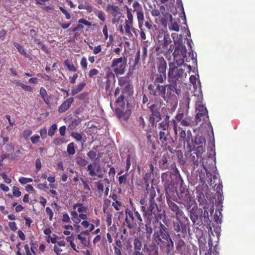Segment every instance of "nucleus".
<instances>
[{
	"instance_id": "39",
	"label": "nucleus",
	"mask_w": 255,
	"mask_h": 255,
	"mask_svg": "<svg viewBox=\"0 0 255 255\" xmlns=\"http://www.w3.org/2000/svg\"><path fill=\"white\" fill-rule=\"evenodd\" d=\"M165 77L162 76L161 74L157 75V77L155 80V82L157 83H161L163 82L164 79H165Z\"/></svg>"
},
{
	"instance_id": "54",
	"label": "nucleus",
	"mask_w": 255,
	"mask_h": 255,
	"mask_svg": "<svg viewBox=\"0 0 255 255\" xmlns=\"http://www.w3.org/2000/svg\"><path fill=\"white\" fill-rule=\"evenodd\" d=\"M78 75L77 73H75L73 75L72 77H69V82L71 84H74L75 83L76 80L78 78Z\"/></svg>"
},
{
	"instance_id": "46",
	"label": "nucleus",
	"mask_w": 255,
	"mask_h": 255,
	"mask_svg": "<svg viewBox=\"0 0 255 255\" xmlns=\"http://www.w3.org/2000/svg\"><path fill=\"white\" fill-rule=\"evenodd\" d=\"M87 155L91 159H96V157L97 155L96 152L93 150L90 151L88 153Z\"/></svg>"
},
{
	"instance_id": "1",
	"label": "nucleus",
	"mask_w": 255,
	"mask_h": 255,
	"mask_svg": "<svg viewBox=\"0 0 255 255\" xmlns=\"http://www.w3.org/2000/svg\"><path fill=\"white\" fill-rule=\"evenodd\" d=\"M164 226H161L159 230L156 231L154 234L155 241L159 245L170 247H173V242L170 238L167 232L163 229Z\"/></svg>"
},
{
	"instance_id": "11",
	"label": "nucleus",
	"mask_w": 255,
	"mask_h": 255,
	"mask_svg": "<svg viewBox=\"0 0 255 255\" xmlns=\"http://www.w3.org/2000/svg\"><path fill=\"white\" fill-rule=\"evenodd\" d=\"M76 208H77V212L80 214L86 212L87 210V208L86 207L83 206V205L80 203H77L74 205L73 209H76Z\"/></svg>"
},
{
	"instance_id": "48",
	"label": "nucleus",
	"mask_w": 255,
	"mask_h": 255,
	"mask_svg": "<svg viewBox=\"0 0 255 255\" xmlns=\"http://www.w3.org/2000/svg\"><path fill=\"white\" fill-rule=\"evenodd\" d=\"M62 220L63 222L65 223H69L70 222L69 216L66 213L63 214Z\"/></svg>"
},
{
	"instance_id": "26",
	"label": "nucleus",
	"mask_w": 255,
	"mask_h": 255,
	"mask_svg": "<svg viewBox=\"0 0 255 255\" xmlns=\"http://www.w3.org/2000/svg\"><path fill=\"white\" fill-rule=\"evenodd\" d=\"M132 7L133 8L134 11H136L138 10H140L142 9V5L137 1H134L133 2Z\"/></svg>"
},
{
	"instance_id": "16",
	"label": "nucleus",
	"mask_w": 255,
	"mask_h": 255,
	"mask_svg": "<svg viewBox=\"0 0 255 255\" xmlns=\"http://www.w3.org/2000/svg\"><path fill=\"white\" fill-rule=\"evenodd\" d=\"M150 206L147 208V212L148 214H152V211L157 206V204L155 203L154 200H150Z\"/></svg>"
},
{
	"instance_id": "56",
	"label": "nucleus",
	"mask_w": 255,
	"mask_h": 255,
	"mask_svg": "<svg viewBox=\"0 0 255 255\" xmlns=\"http://www.w3.org/2000/svg\"><path fill=\"white\" fill-rule=\"evenodd\" d=\"M24 248L26 255H32V253H31V252L30 251L29 246L27 244H26L24 245Z\"/></svg>"
},
{
	"instance_id": "36",
	"label": "nucleus",
	"mask_w": 255,
	"mask_h": 255,
	"mask_svg": "<svg viewBox=\"0 0 255 255\" xmlns=\"http://www.w3.org/2000/svg\"><path fill=\"white\" fill-rule=\"evenodd\" d=\"M45 211H46V214L47 215H48L49 216V220L51 221L53 219V212L52 210H51V209L50 208L47 207L46 208Z\"/></svg>"
},
{
	"instance_id": "7",
	"label": "nucleus",
	"mask_w": 255,
	"mask_h": 255,
	"mask_svg": "<svg viewBox=\"0 0 255 255\" xmlns=\"http://www.w3.org/2000/svg\"><path fill=\"white\" fill-rule=\"evenodd\" d=\"M85 83H81L76 86H73L71 90V95L74 96L81 92L85 86Z\"/></svg>"
},
{
	"instance_id": "37",
	"label": "nucleus",
	"mask_w": 255,
	"mask_h": 255,
	"mask_svg": "<svg viewBox=\"0 0 255 255\" xmlns=\"http://www.w3.org/2000/svg\"><path fill=\"white\" fill-rule=\"evenodd\" d=\"M80 65L83 69H86L87 67V59L85 57H83L80 61Z\"/></svg>"
},
{
	"instance_id": "62",
	"label": "nucleus",
	"mask_w": 255,
	"mask_h": 255,
	"mask_svg": "<svg viewBox=\"0 0 255 255\" xmlns=\"http://www.w3.org/2000/svg\"><path fill=\"white\" fill-rule=\"evenodd\" d=\"M155 196H156L155 191L154 189L153 188L152 189V190L150 191V195H149L150 200H154V198Z\"/></svg>"
},
{
	"instance_id": "5",
	"label": "nucleus",
	"mask_w": 255,
	"mask_h": 255,
	"mask_svg": "<svg viewBox=\"0 0 255 255\" xmlns=\"http://www.w3.org/2000/svg\"><path fill=\"white\" fill-rule=\"evenodd\" d=\"M73 101L74 99L73 98H70L67 99L59 107L58 112L62 113L68 110Z\"/></svg>"
},
{
	"instance_id": "57",
	"label": "nucleus",
	"mask_w": 255,
	"mask_h": 255,
	"mask_svg": "<svg viewBox=\"0 0 255 255\" xmlns=\"http://www.w3.org/2000/svg\"><path fill=\"white\" fill-rule=\"evenodd\" d=\"M35 166L37 170H39L41 168V163L40 158H37L36 160Z\"/></svg>"
},
{
	"instance_id": "3",
	"label": "nucleus",
	"mask_w": 255,
	"mask_h": 255,
	"mask_svg": "<svg viewBox=\"0 0 255 255\" xmlns=\"http://www.w3.org/2000/svg\"><path fill=\"white\" fill-rule=\"evenodd\" d=\"M127 66V59L125 57L114 58L112 62L111 67L116 75L125 73Z\"/></svg>"
},
{
	"instance_id": "25",
	"label": "nucleus",
	"mask_w": 255,
	"mask_h": 255,
	"mask_svg": "<svg viewBox=\"0 0 255 255\" xmlns=\"http://www.w3.org/2000/svg\"><path fill=\"white\" fill-rule=\"evenodd\" d=\"M58 238L55 235H53L52 236H48L46 237V240L48 243H51L52 244H55L57 242V239Z\"/></svg>"
},
{
	"instance_id": "42",
	"label": "nucleus",
	"mask_w": 255,
	"mask_h": 255,
	"mask_svg": "<svg viewBox=\"0 0 255 255\" xmlns=\"http://www.w3.org/2000/svg\"><path fill=\"white\" fill-rule=\"evenodd\" d=\"M0 176L2 177L4 181L7 183L9 184L11 182V179L8 177V176L6 175V174L3 173L0 174Z\"/></svg>"
},
{
	"instance_id": "6",
	"label": "nucleus",
	"mask_w": 255,
	"mask_h": 255,
	"mask_svg": "<svg viewBox=\"0 0 255 255\" xmlns=\"http://www.w3.org/2000/svg\"><path fill=\"white\" fill-rule=\"evenodd\" d=\"M106 10L109 12L113 16L122 15V12L120 8L113 4H108L107 6Z\"/></svg>"
},
{
	"instance_id": "52",
	"label": "nucleus",
	"mask_w": 255,
	"mask_h": 255,
	"mask_svg": "<svg viewBox=\"0 0 255 255\" xmlns=\"http://www.w3.org/2000/svg\"><path fill=\"white\" fill-rule=\"evenodd\" d=\"M119 83L121 86L126 85L127 84V79H126V78L121 77L119 80Z\"/></svg>"
},
{
	"instance_id": "22",
	"label": "nucleus",
	"mask_w": 255,
	"mask_h": 255,
	"mask_svg": "<svg viewBox=\"0 0 255 255\" xmlns=\"http://www.w3.org/2000/svg\"><path fill=\"white\" fill-rule=\"evenodd\" d=\"M76 163L81 166H85L88 164V161L82 157H77L76 158Z\"/></svg>"
},
{
	"instance_id": "14",
	"label": "nucleus",
	"mask_w": 255,
	"mask_h": 255,
	"mask_svg": "<svg viewBox=\"0 0 255 255\" xmlns=\"http://www.w3.org/2000/svg\"><path fill=\"white\" fill-rule=\"evenodd\" d=\"M133 22L125 21V30L127 34H131V30L132 28Z\"/></svg>"
},
{
	"instance_id": "40",
	"label": "nucleus",
	"mask_w": 255,
	"mask_h": 255,
	"mask_svg": "<svg viewBox=\"0 0 255 255\" xmlns=\"http://www.w3.org/2000/svg\"><path fill=\"white\" fill-rule=\"evenodd\" d=\"M98 17L102 21L105 20V14L103 11H99L97 13Z\"/></svg>"
},
{
	"instance_id": "32",
	"label": "nucleus",
	"mask_w": 255,
	"mask_h": 255,
	"mask_svg": "<svg viewBox=\"0 0 255 255\" xmlns=\"http://www.w3.org/2000/svg\"><path fill=\"white\" fill-rule=\"evenodd\" d=\"M32 134V131L29 129H25L22 132V136L25 139H27L29 136Z\"/></svg>"
},
{
	"instance_id": "12",
	"label": "nucleus",
	"mask_w": 255,
	"mask_h": 255,
	"mask_svg": "<svg viewBox=\"0 0 255 255\" xmlns=\"http://www.w3.org/2000/svg\"><path fill=\"white\" fill-rule=\"evenodd\" d=\"M167 87H164L158 85L156 87V90L159 92L160 95L165 100V92L166 91Z\"/></svg>"
},
{
	"instance_id": "29",
	"label": "nucleus",
	"mask_w": 255,
	"mask_h": 255,
	"mask_svg": "<svg viewBox=\"0 0 255 255\" xmlns=\"http://www.w3.org/2000/svg\"><path fill=\"white\" fill-rule=\"evenodd\" d=\"M56 129H57L56 125H55V124L52 125L48 130V135L51 136L53 135Z\"/></svg>"
},
{
	"instance_id": "31",
	"label": "nucleus",
	"mask_w": 255,
	"mask_h": 255,
	"mask_svg": "<svg viewBox=\"0 0 255 255\" xmlns=\"http://www.w3.org/2000/svg\"><path fill=\"white\" fill-rule=\"evenodd\" d=\"M12 193L13 196L19 197L21 195V192L17 187L14 186L12 188Z\"/></svg>"
},
{
	"instance_id": "13",
	"label": "nucleus",
	"mask_w": 255,
	"mask_h": 255,
	"mask_svg": "<svg viewBox=\"0 0 255 255\" xmlns=\"http://www.w3.org/2000/svg\"><path fill=\"white\" fill-rule=\"evenodd\" d=\"M77 238L81 242V243L83 245L84 247L88 246L89 245V241L86 238V237L81 235V234H78Z\"/></svg>"
},
{
	"instance_id": "53",
	"label": "nucleus",
	"mask_w": 255,
	"mask_h": 255,
	"mask_svg": "<svg viewBox=\"0 0 255 255\" xmlns=\"http://www.w3.org/2000/svg\"><path fill=\"white\" fill-rule=\"evenodd\" d=\"M39 135H33L31 137V141L33 143L36 144L39 141Z\"/></svg>"
},
{
	"instance_id": "41",
	"label": "nucleus",
	"mask_w": 255,
	"mask_h": 255,
	"mask_svg": "<svg viewBox=\"0 0 255 255\" xmlns=\"http://www.w3.org/2000/svg\"><path fill=\"white\" fill-rule=\"evenodd\" d=\"M64 142V139L62 138H57L54 140L53 143L56 145H60Z\"/></svg>"
},
{
	"instance_id": "19",
	"label": "nucleus",
	"mask_w": 255,
	"mask_h": 255,
	"mask_svg": "<svg viewBox=\"0 0 255 255\" xmlns=\"http://www.w3.org/2000/svg\"><path fill=\"white\" fill-rule=\"evenodd\" d=\"M13 45L17 49V50L20 54L24 55H26L27 54L23 47L21 46L20 44H19L18 43L14 42Z\"/></svg>"
},
{
	"instance_id": "50",
	"label": "nucleus",
	"mask_w": 255,
	"mask_h": 255,
	"mask_svg": "<svg viewBox=\"0 0 255 255\" xmlns=\"http://www.w3.org/2000/svg\"><path fill=\"white\" fill-rule=\"evenodd\" d=\"M8 225L10 229L13 231H15L17 229L16 224L14 222H9Z\"/></svg>"
},
{
	"instance_id": "27",
	"label": "nucleus",
	"mask_w": 255,
	"mask_h": 255,
	"mask_svg": "<svg viewBox=\"0 0 255 255\" xmlns=\"http://www.w3.org/2000/svg\"><path fill=\"white\" fill-rule=\"evenodd\" d=\"M124 90V93H127L128 94L130 95L132 92V86L129 83H127Z\"/></svg>"
},
{
	"instance_id": "38",
	"label": "nucleus",
	"mask_w": 255,
	"mask_h": 255,
	"mask_svg": "<svg viewBox=\"0 0 255 255\" xmlns=\"http://www.w3.org/2000/svg\"><path fill=\"white\" fill-rule=\"evenodd\" d=\"M59 9L61 12L65 15V17L67 19H70L71 18L70 14L62 7H60Z\"/></svg>"
},
{
	"instance_id": "10",
	"label": "nucleus",
	"mask_w": 255,
	"mask_h": 255,
	"mask_svg": "<svg viewBox=\"0 0 255 255\" xmlns=\"http://www.w3.org/2000/svg\"><path fill=\"white\" fill-rule=\"evenodd\" d=\"M13 82L17 85L21 87L24 90L28 92H32V88L31 86L24 84L17 80H15Z\"/></svg>"
},
{
	"instance_id": "55",
	"label": "nucleus",
	"mask_w": 255,
	"mask_h": 255,
	"mask_svg": "<svg viewBox=\"0 0 255 255\" xmlns=\"http://www.w3.org/2000/svg\"><path fill=\"white\" fill-rule=\"evenodd\" d=\"M53 250L57 255H60L62 252V250L58 247L57 245L54 246Z\"/></svg>"
},
{
	"instance_id": "23",
	"label": "nucleus",
	"mask_w": 255,
	"mask_h": 255,
	"mask_svg": "<svg viewBox=\"0 0 255 255\" xmlns=\"http://www.w3.org/2000/svg\"><path fill=\"white\" fill-rule=\"evenodd\" d=\"M159 139L161 142L166 141L168 139L167 131H161L159 132Z\"/></svg>"
},
{
	"instance_id": "35",
	"label": "nucleus",
	"mask_w": 255,
	"mask_h": 255,
	"mask_svg": "<svg viewBox=\"0 0 255 255\" xmlns=\"http://www.w3.org/2000/svg\"><path fill=\"white\" fill-rule=\"evenodd\" d=\"M79 23H82L83 24H84L85 25L88 26V27H90L91 26V23L87 20L86 19H84V18H80L78 20V21Z\"/></svg>"
},
{
	"instance_id": "58",
	"label": "nucleus",
	"mask_w": 255,
	"mask_h": 255,
	"mask_svg": "<svg viewBox=\"0 0 255 255\" xmlns=\"http://www.w3.org/2000/svg\"><path fill=\"white\" fill-rule=\"evenodd\" d=\"M40 134L41 137L45 138L46 136L47 129L46 128H43L40 130Z\"/></svg>"
},
{
	"instance_id": "2",
	"label": "nucleus",
	"mask_w": 255,
	"mask_h": 255,
	"mask_svg": "<svg viewBox=\"0 0 255 255\" xmlns=\"http://www.w3.org/2000/svg\"><path fill=\"white\" fill-rule=\"evenodd\" d=\"M169 81L172 83L170 85L167 86V94L165 98L167 101L174 98V93L175 92V65L173 63L169 64V70L168 72Z\"/></svg>"
},
{
	"instance_id": "33",
	"label": "nucleus",
	"mask_w": 255,
	"mask_h": 255,
	"mask_svg": "<svg viewBox=\"0 0 255 255\" xmlns=\"http://www.w3.org/2000/svg\"><path fill=\"white\" fill-rule=\"evenodd\" d=\"M65 65L70 71H75L76 70L75 66L73 64L69 63L67 61H65Z\"/></svg>"
},
{
	"instance_id": "15",
	"label": "nucleus",
	"mask_w": 255,
	"mask_h": 255,
	"mask_svg": "<svg viewBox=\"0 0 255 255\" xmlns=\"http://www.w3.org/2000/svg\"><path fill=\"white\" fill-rule=\"evenodd\" d=\"M95 163L89 164L87 166V169L89 171V174L90 176H93L97 175L95 171Z\"/></svg>"
},
{
	"instance_id": "59",
	"label": "nucleus",
	"mask_w": 255,
	"mask_h": 255,
	"mask_svg": "<svg viewBox=\"0 0 255 255\" xmlns=\"http://www.w3.org/2000/svg\"><path fill=\"white\" fill-rule=\"evenodd\" d=\"M18 236L19 238L22 241H24L25 239V236L24 233L20 230L18 231Z\"/></svg>"
},
{
	"instance_id": "51",
	"label": "nucleus",
	"mask_w": 255,
	"mask_h": 255,
	"mask_svg": "<svg viewBox=\"0 0 255 255\" xmlns=\"http://www.w3.org/2000/svg\"><path fill=\"white\" fill-rule=\"evenodd\" d=\"M121 203L117 200L112 203V206L117 211H119L120 210L119 207L121 206Z\"/></svg>"
},
{
	"instance_id": "44",
	"label": "nucleus",
	"mask_w": 255,
	"mask_h": 255,
	"mask_svg": "<svg viewBox=\"0 0 255 255\" xmlns=\"http://www.w3.org/2000/svg\"><path fill=\"white\" fill-rule=\"evenodd\" d=\"M103 33L105 36V39H107L109 37L108 31V27L107 25H104L103 28Z\"/></svg>"
},
{
	"instance_id": "4",
	"label": "nucleus",
	"mask_w": 255,
	"mask_h": 255,
	"mask_svg": "<svg viewBox=\"0 0 255 255\" xmlns=\"http://www.w3.org/2000/svg\"><path fill=\"white\" fill-rule=\"evenodd\" d=\"M166 192V199L167 202L168 204L169 207L173 211H175V204L174 203L175 196H174V188L172 186H168L165 188Z\"/></svg>"
},
{
	"instance_id": "20",
	"label": "nucleus",
	"mask_w": 255,
	"mask_h": 255,
	"mask_svg": "<svg viewBox=\"0 0 255 255\" xmlns=\"http://www.w3.org/2000/svg\"><path fill=\"white\" fill-rule=\"evenodd\" d=\"M32 181H33V180L32 178L24 177H20L18 179L19 182L20 184H21L22 185H24L26 183L31 182H32Z\"/></svg>"
},
{
	"instance_id": "64",
	"label": "nucleus",
	"mask_w": 255,
	"mask_h": 255,
	"mask_svg": "<svg viewBox=\"0 0 255 255\" xmlns=\"http://www.w3.org/2000/svg\"><path fill=\"white\" fill-rule=\"evenodd\" d=\"M114 253L115 255H122L121 251L120 249L119 248L115 247L114 248Z\"/></svg>"
},
{
	"instance_id": "49",
	"label": "nucleus",
	"mask_w": 255,
	"mask_h": 255,
	"mask_svg": "<svg viewBox=\"0 0 255 255\" xmlns=\"http://www.w3.org/2000/svg\"><path fill=\"white\" fill-rule=\"evenodd\" d=\"M122 15H113V17L112 19V22L114 24H116L119 22V20L121 17Z\"/></svg>"
},
{
	"instance_id": "24",
	"label": "nucleus",
	"mask_w": 255,
	"mask_h": 255,
	"mask_svg": "<svg viewBox=\"0 0 255 255\" xmlns=\"http://www.w3.org/2000/svg\"><path fill=\"white\" fill-rule=\"evenodd\" d=\"M136 14L137 19L138 21H143L144 17L143 14V9L140 10H137L135 11Z\"/></svg>"
},
{
	"instance_id": "60",
	"label": "nucleus",
	"mask_w": 255,
	"mask_h": 255,
	"mask_svg": "<svg viewBox=\"0 0 255 255\" xmlns=\"http://www.w3.org/2000/svg\"><path fill=\"white\" fill-rule=\"evenodd\" d=\"M37 188L39 189H48V187L46 183L38 184L37 185Z\"/></svg>"
},
{
	"instance_id": "43",
	"label": "nucleus",
	"mask_w": 255,
	"mask_h": 255,
	"mask_svg": "<svg viewBox=\"0 0 255 255\" xmlns=\"http://www.w3.org/2000/svg\"><path fill=\"white\" fill-rule=\"evenodd\" d=\"M71 135L77 141H80L82 139V135L77 132H73Z\"/></svg>"
},
{
	"instance_id": "9",
	"label": "nucleus",
	"mask_w": 255,
	"mask_h": 255,
	"mask_svg": "<svg viewBox=\"0 0 255 255\" xmlns=\"http://www.w3.org/2000/svg\"><path fill=\"white\" fill-rule=\"evenodd\" d=\"M71 220L76 225H78L81 222V220L79 217V215L77 212L75 211H72L71 212ZM75 227H79L78 225H75Z\"/></svg>"
},
{
	"instance_id": "21",
	"label": "nucleus",
	"mask_w": 255,
	"mask_h": 255,
	"mask_svg": "<svg viewBox=\"0 0 255 255\" xmlns=\"http://www.w3.org/2000/svg\"><path fill=\"white\" fill-rule=\"evenodd\" d=\"M127 19L126 20L133 22V15L132 13V9L131 8H127Z\"/></svg>"
},
{
	"instance_id": "28",
	"label": "nucleus",
	"mask_w": 255,
	"mask_h": 255,
	"mask_svg": "<svg viewBox=\"0 0 255 255\" xmlns=\"http://www.w3.org/2000/svg\"><path fill=\"white\" fill-rule=\"evenodd\" d=\"M134 246L135 250H140L142 245L141 242L138 240L135 239L134 240Z\"/></svg>"
},
{
	"instance_id": "18",
	"label": "nucleus",
	"mask_w": 255,
	"mask_h": 255,
	"mask_svg": "<svg viewBox=\"0 0 255 255\" xmlns=\"http://www.w3.org/2000/svg\"><path fill=\"white\" fill-rule=\"evenodd\" d=\"M67 151L69 155H74L75 154V150L73 142L70 143L67 145Z\"/></svg>"
},
{
	"instance_id": "61",
	"label": "nucleus",
	"mask_w": 255,
	"mask_h": 255,
	"mask_svg": "<svg viewBox=\"0 0 255 255\" xmlns=\"http://www.w3.org/2000/svg\"><path fill=\"white\" fill-rule=\"evenodd\" d=\"M66 127L65 126L61 127L59 128V132L61 135L64 136L65 134Z\"/></svg>"
},
{
	"instance_id": "8",
	"label": "nucleus",
	"mask_w": 255,
	"mask_h": 255,
	"mask_svg": "<svg viewBox=\"0 0 255 255\" xmlns=\"http://www.w3.org/2000/svg\"><path fill=\"white\" fill-rule=\"evenodd\" d=\"M40 95L44 102L47 105L49 104L50 102V98L47 95L46 90L43 87H41L40 89Z\"/></svg>"
},
{
	"instance_id": "47",
	"label": "nucleus",
	"mask_w": 255,
	"mask_h": 255,
	"mask_svg": "<svg viewBox=\"0 0 255 255\" xmlns=\"http://www.w3.org/2000/svg\"><path fill=\"white\" fill-rule=\"evenodd\" d=\"M127 179V175L126 174L123 175L119 177V182L120 184L125 183Z\"/></svg>"
},
{
	"instance_id": "45",
	"label": "nucleus",
	"mask_w": 255,
	"mask_h": 255,
	"mask_svg": "<svg viewBox=\"0 0 255 255\" xmlns=\"http://www.w3.org/2000/svg\"><path fill=\"white\" fill-rule=\"evenodd\" d=\"M99 73V71L98 70L96 69H93L91 70L89 73V77L90 78H92L95 75H97Z\"/></svg>"
},
{
	"instance_id": "30",
	"label": "nucleus",
	"mask_w": 255,
	"mask_h": 255,
	"mask_svg": "<svg viewBox=\"0 0 255 255\" xmlns=\"http://www.w3.org/2000/svg\"><path fill=\"white\" fill-rule=\"evenodd\" d=\"M158 128L164 130H166L168 128V123L167 121H163L160 123Z\"/></svg>"
},
{
	"instance_id": "63",
	"label": "nucleus",
	"mask_w": 255,
	"mask_h": 255,
	"mask_svg": "<svg viewBox=\"0 0 255 255\" xmlns=\"http://www.w3.org/2000/svg\"><path fill=\"white\" fill-rule=\"evenodd\" d=\"M28 82L30 83L36 84L38 83V80L37 78L35 77L31 78L29 79Z\"/></svg>"
},
{
	"instance_id": "34",
	"label": "nucleus",
	"mask_w": 255,
	"mask_h": 255,
	"mask_svg": "<svg viewBox=\"0 0 255 255\" xmlns=\"http://www.w3.org/2000/svg\"><path fill=\"white\" fill-rule=\"evenodd\" d=\"M124 96L122 94L116 100V104L117 105H119V106H123L124 104Z\"/></svg>"
},
{
	"instance_id": "17",
	"label": "nucleus",
	"mask_w": 255,
	"mask_h": 255,
	"mask_svg": "<svg viewBox=\"0 0 255 255\" xmlns=\"http://www.w3.org/2000/svg\"><path fill=\"white\" fill-rule=\"evenodd\" d=\"M90 49L93 50V52L94 54L97 55L102 52V46L101 45L93 47L92 46L89 45Z\"/></svg>"
}]
</instances>
